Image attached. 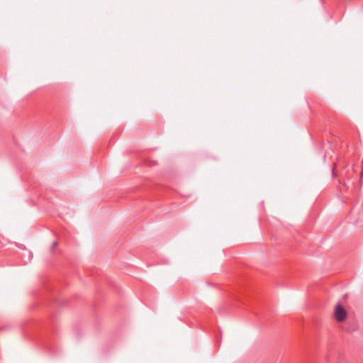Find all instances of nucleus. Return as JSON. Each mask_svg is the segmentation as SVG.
I'll return each instance as SVG.
<instances>
[{
	"label": "nucleus",
	"mask_w": 363,
	"mask_h": 363,
	"mask_svg": "<svg viewBox=\"0 0 363 363\" xmlns=\"http://www.w3.org/2000/svg\"><path fill=\"white\" fill-rule=\"evenodd\" d=\"M57 246V242H54L52 243V249H54V248H55V247H56Z\"/></svg>",
	"instance_id": "2"
},
{
	"label": "nucleus",
	"mask_w": 363,
	"mask_h": 363,
	"mask_svg": "<svg viewBox=\"0 0 363 363\" xmlns=\"http://www.w3.org/2000/svg\"><path fill=\"white\" fill-rule=\"evenodd\" d=\"M347 315V311L342 306H336L334 311V317L337 321H344L346 319Z\"/></svg>",
	"instance_id": "1"
}]
</instances>
